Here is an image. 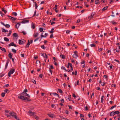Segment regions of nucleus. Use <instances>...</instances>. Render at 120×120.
<instances>
[{
    "mask_svg": "<svg viewBox=\"0 0 120 120\" xmlns=\"http://www.w3.org/2000/svg\"><path fill=\"white\" fill-rule=\"evenodd\" d=\"M78 56V55L77 54H74L73 56V57L76 59L77 58Z\"/></svg>",
    "mask_w": 120,
    "mask_h": 120,
    "instance_id": "412c9836",
    "label": "nucleus"
},
{
    "mask_svg": "<svg viewBox=\"0 0 120 120\" xmlns=\"http://www.w3.org/2000/svg\"><path fill=\"white\" fill-rule=\"evenodd\" d=\"M120 112L118 111H116L114 112V113L115 114H119L120 113Z\"/></svg>",
    "mask_w": 120,
    "mask_h": 120,
    "instance_id": "2f4dec72",
    "label": "nucleus"
},
{
    "mask_svg": "<svg viewBox=\"0 0 120 120\" xmlns=\"http://www.w3.org/2000/svg\"><path fill=\"white\" fill-rule=\"evenodd\" d=\"M114 61H116V62H118V64H120V61H119V60H116V59H114Z\"/></svg>",
    "mask_w": 120,
    "mask_h": 120,
    "instance_id": "c03bdc74",
    "label": "nucleus"
},
{
    "mask_svg": "<svg viewBox=\"0 0 120 120\" xmlns=\"http://www.w3.org/2000/svg\"><path fill=\"white\" fill-rule=\"evenodd\" d=\"M59 92L61 93H62L63 92L62 90L60 89H59L58 90Z\"/></svg>",
    "mask_w": 120,
    "mask_h": 120,
    "instance_id": "e433bc0d",
    "label": "nucleus"
},
{
    "mask_svg": "<svg viewBox=\"0 0 120 120\" xmlns=\"http://www.w3.org/2000/svg\"><path fill=\"white\" fill-rule=\"evenodd\" d=\"M115 115V114L114 113V112L112 111L110 113V115L111 116H113Z\"/></svg>",
    "mask_w": 120,
    "mask_h": 120,
    "instance_id": "bb28decb",
    "label": "nucleus"
},
{
    "mask_svg": "<svg viewBox=\"0 0 120 120\" xmlns=\"http://www.w3.org/2000/svg\"><path fill=\"white\" fill-rule=\"evenodd\" d=\"M39 34L38 33H36L35 34H34L33 35V37L35 38L37 37L38 35Z\"/></svg>",
    "mask_w": 120,
    "mask_h": 120,
    "instance_id": "dca6fc26",
    "label": "nucleus"
},
{
    "mask_svg": "<svg viewBox=\"0 0 120 120\" xmlns=\"http://www.w3.org/2000/svg\"><path fill=\"white\" fill-rule=\"evenodd\" d=\"M49 117L52 118H53V116L54 115L53 114H48Z\"/></svg>",
    "mask_w": 120,
    "mask_h": 120,
    "instance_id": "a211bd4d",
    "label": "nucleus"
},
{
    "mask_svg": "<svg viewBox=\"0 0 120 120\" xmlns=\"http://www.w3.org/2000/svg\"><path fill=\"white\" fill-rule=\"evenodd\" d=\"M24 41L22 40H19V43L20 45H21L23 44L24 42H25L26 41L24 40H23Z\"/></svg>",
    "mask_w": 120,
    "mask_h": 120,
    "instance_id": "39448f33",
    "label": "nucleus"
},
{
    "mask_svg": "<svg viewBox=\"0 0 120 120\" xmlns=\"http://www.w3.org/2000/svg\"><path fill=\"white\" fill-rule=\"evenodd\" d=\"M9 62L8 60H7L6 63V64L5 66V69H6L7 68Z\"/></svg>",
    "mask_w": 120,
    "mask_h": 120,
    "instance_id": "f8f14e48",
    "label": "nucleus"
},
{
    "mask_svg": "<svg viewBox=\"0 0 120 120\" xmlns=\"http://www.w3.org/2000/svg\"><path fill=\"white\" fill-rule=\"evenodd\" d=\"M104 98V96H102L101 98V102L102 103L103 101V98Z\"/></svg>",
    "mask_w": 120,
    "mask_h": 120,
    "instance_id": "4c0bfd02",
    "label": "nucleus"
},
{
    "mask_svg": "<svg viewBox=\"0 0 120 120\" xmlns=\"http://www.w3.org/2000/svg\"><path fill=\"white\" fill-rule=\"evenodd\" d=\"M95 4H100L99 1L98 0H95Z\"/></svg>",
    "mask_w": 120,
    "mask_h": 120,
    "instance_id": "7c9ffc66",
    "label": "nucleus"
},
{
    "mask_svg": "<svg viewBox=\"0 0 120 120\" xmlns=\"http://www.w3.org/2000/svg\"><path fill=\"white\" fill-rule=\"evenodd\" d=\"M68 65L70 66V67L71 66H72V64L70 63H68Z\"/></svg>",
    "mask_w": 120,
    "mask_h": 120,
    "instance_id": "3c124183",
    "label": "nucleus"
},
{
    "mask_svg": "<svg viewBox=\"0 0 120 120\" xmlns=\"http://www.w3.org/2000/svg\"><path fill=\"white\" fill-rule=\"evenodd\" d=\"M0 49L2 51L4 52H6V51L4 48H3L1 47L0 48Z\"/></svg>",
    "mask_w": 120,
    "mask_h": 120,
    "instance_id": "f3484780",
    "label": "nucleus"
},
{
    "mask_svg": "<svg viewBox=\"0 0 120 120\" xmlns=\"http://www.w3.org/2000/svg\"><path fill=\"white\" fill-rule=\"evenodd\" d=\"M9 90L7 89H6L4 91L6 93H7L8 91Z\"/></svg>",
    "mask_w": 120,
    "mask_h": 120,
    "instance_id": "6e6d98bb",
    "label": "nucleus"
},
{
    "mask_svg": "<svg viewBox=\"0 0 120 120\" xmlns=\"http://www.w3.org/2000/svg\"><path fill=\"white\" fill-rule=\"evenodd\" d=\"M20 25V23H17L15 25V26L17 29H18Z\"/></svg>",
    "mask_w": 120,
    "mask_h": 120,
    "instance_id": "9d476101",
    "label": "nucleus"
},
{
    "mask_svg": "<svg viewBox=\"0 0 120 120\" xmlns=\"http://www.w3.org/2000/svg\"><path fill=\"white\" fill-rule=\"evenodd\" d=\"M1 24L5 26L6 28H9L10 26L8 24L5 25L4 23L3 22H1Z\"/></svg>",
    "mask_w": 120,
    "mask_h": 120,
    "instance_id": "20e7f679",
    "label": "nucleus"
},
{
    "mask_svg": "<svg viewBox=\"0 0 120 120\" xmlns=\"http://www.w3.org/2000/svg\"><path fill=\"white\" fill-rule=\"evenodd\" d=\"M10 114L12 115V116L14 117V115H16V113L14 112H12L10 113Z\"/></svg>",
    "mask_w": 120,
    "mask_h": 120,
    "instance_id": "ddd939ff",
    "label": "nucleus"
},
{
    "mask_svg": "<svg viewBox=\"0 0 120 120\" xmlns=\"http://www.w3.org/2000/svg\"><path fill=\"white\" fill-rule=\"evenodd\" d=\"M45 56H44V57L46 58H48V57L45 53Z\"/></svg>",
    "mask_w": 120,
    "mask_h": 120,
    "instance_id": "de8ad7c7",
    "label": "nucleus"
},
{
    "mask_svg": "<svg viewBox=\"0 0 120 120\" xmlns=\"http://www.w3.org/2000/svg\"><path fill=\"white\" fill-rule=\"evenodd\" d=\"M0 13L2 16H3L4 15L3 13L1 11H0Z\"/></svg>",
    "mask_w": 120,
    "mask_h": 120,
    "instance_id": "8fccbe9b",
    "label": "nucleus"
},
{
    "mask_svg": "<svg viewBox=\"0 0 120 120\" xmlns=\"http://www.w3.org/2000/svg\"><path fill=\"white\" fill-rule=\"evenodd\" d=\"M39 31L41 32H42L43 31V29L42 28H39Z\"/></svg>",
    "mask_w": 120,
    "mask_h": 120,
    "instance_id": "79ce46f5",
    "label": "nucleus"
},
{
    "mask_svg": "<svg viewBox=\"0 0 120 120\" xmlns=\"http://www.w3.org/2000/svg\"><path fill=\"white\" fill-rule=\"evenodd\" d=\"M28 113H29V115L30 116H33L35 113V112H32V111H30Z\"/></svg>",
    "mask_w": 120,
    "mask_h": 120,
    "instance_id": "1a4fd4ad",
    "label": "nucleus"
},
{
    "mask_svg": "<svg viewBox=\"0 0 120 120\" xmlns=\"http://www.w3.org/2000/svg\"><path fill=\"white\" fill-rule=\"evenodd\" d=\"M80 19H78L77 22V23H79L80 22Z\"/></svg>",
    "mask_w": 120,
    "mask_h": 120,
    "instance_id": "69168bd1",
    "label": "nucleus"
},
{
    "mask_svg": "<svg viewBox=\"0 0 120 120\" xmlns=\"http://www.w3.org/2000/svg\"><path fill=\"white\" fill-rule=\"evenodd\" d=\"M29 22V21L28 20H24L22 21V22L21 23H25L27 22Z\"/></svg>",
    "mask_w": 120,
    "mask_h": 120,
    "instance_id": "2eb2a0df",
    "label": "nucleus"
},
{
    "mask_svg": "<svg viewBox=\"0 0 120 120\" xmlns=\"http://www.w3.org/2000/svg\"><path fill=\"white\" fill-rule=\"evenodd\" d=\"M111 22L113 25H116L117 24V23L114 21H111Z\"/></svg>",
    "mask_w": 120,
    "mask_h": 120,
    "instance_id": "c85d7f7f",
    "label": "nucleus"
},
{
    "mask_svg": "<svg viewBox=\"0 0 120 120\" xmlns=\"http://www.w3.org/2000/svg\"><path fill=\"white\" fill-rule=\"evenodd\" d=\"M39 38H36V39L34 40V41L35 42L37 41L39 39Z\"/></svg>",
    "mask_w": 120,
    "mask_h": 120,
    "instance_id": "13d9d810",
    "label": "nucleus"
},
{
    "mask_svg": "<svg viewBox=\"0 0 120 120\" xmlns=\"http://www.w3.org/2000/svg\"><path fill=\"white\" fill-rule=\"evenodd\" d=\"M21 56L22 57H24V54H23L21 53Z\"/></svg>",
    "mask_w": 120,
    "mask_h": 120,
    "instance_id": "338daca9",
    "label": "nucleus"
},
{
    "mask_svg": "<svg viewBox=\"0 0 120 120\" xmlns=\"http://www.w3.org/2000/svg\"><path fill=\"white\" fill-rule=\"evenodd\" d=\"M5 93H2L1 94V96L2 97H4L5 95Z\"/></svg>",
    "mask_w": 120,
    "mask_h": 120,
    "instance_id": "c9c22d12",
    "label": "nucleus"
},
{
    "mask_svg": "<svg viewBox=\"0 0 120 120\" xmlns=\"http://www.w3.org/2000/svg\"><path fill=\"white\" fill-rule=\"evenodd\" d=\"M8 16L9 18L10 19H11L13 21L15 20H16V18L13 17L8 15Z\"/></svg>",
    "mask_w": 120,
    "mask_h": 120,
    "instance_id": "423d86ee",
    "label": "nucleus"
},
{
    "mask_svg": "<svg viewBox=\"0 0 120 120\" xmlns=\"http://www.w3.org/2000/svg\"><path fill=\"white\" fill-rule=\"evenodd\" d=\"M54 64L56 65L57 66L58 65L57 64L55 61L54 62Z\"/></svg>",
    "mask_w": 120,
    "mask_h": 120,
    "instance_id": "bf43d9fd",
    "label": "nucleus"
},
{
    "mask_svg": "<svg viewBox=\"0 0 120 120\" xmlns=\"http://www.w3.org/2000/svg\"><path fill=\"white\" fill-rule=\"evenodd\" d=\"M32 81L34 84H36V82L35 80H33Z\"/></svg>",
    "mask_w": 120,
    "mask_h": 120,
    "instance_id": "5fc2aeb1",
    "label": "nucleus"
},
{
    "mask_svg": "<svg viewBox=\"0 0 120 120\" xmlns=\"http://www.w3.org/2000/svg\"><path fill=\"white\" fill-rule=\"evenodd\" d=\"M28 91L27 90V89H24V90L23 92L22 93H26V92H27Z\"/></svg>",
    "mask_w": 120,
    "mask_h": 120,
    "instance_id": "f704fd0d",
    "label": "nucleus"
},
{
    "mask_svg": "<svg viewBox=\"0 0 120 120\" xmlns=\"http://www.w3.org/2000/svg\"><path fill=\"white\" fill-rule=\"evenodd\" d=\"M2 31L3 32H8L7 30H5L4 29H3V28H2Z\"/></svg>",
    "mask_w": 120,
    "mask_h": 120,
    "instance_id": "6ab92c4d",
    "label": "nucleus"
},
{
    "mask_svg": "<svg viewBox=\"0 0 120 120\" xmlns=\"http://www.w3.org/2000/svg\"><path fill=\"white\" fill-rule=\"evenodd\" d=\"M21 32L23 33V35H26V32L24 31H22Z\"/></svg>",
    "mask_w": 120,
    "mask_h": 120,
    "instance_id": "4d7b16f0",
    "label": "nucleus"
},
{
    "mask_svg": "<svg viewBox=\"0 0 120 120\" xmlns=\"http://www.w3.org/2000/svg\"><path fill=\"white\" fill-rule=\"evenodd\" d=\"M15 71V70L14 69H11L8 73V76L9 77L11 76V74H12Z\"/></svg>",
    "mask_w": 120,
    "mask_h": 120,
    "instance_id": "f03ea898",
    "label": "nucleus"
},
{
    "mask_svg": "<svg viewBox=\"0 0 120 120\" xmlns=\"http://www.w3.org/2000/svg\"><path fill=\"white\" fill-rule=\"evenodd\" d=\"M95 14L92 13L91 14V15L90 16H89L88 17V18L90 20H91V19L93 18V17L94 15Z\"/></svg>",
    "mask_w": 120,
    "mask_h": 120,
    "instance_id": "0eeeda50",
    "label": "nucleus"
},
{
    "mask_svg": "<svg viewBox=\"0 0 120 120\" xmlns=\"http://www.w3.org/2000/svg\"><path fill=\"white\" fill-rule=\"evenodd\" d=\"M4 40L6 41H9V39L6 37H4Z\"/></svg>",
    "mask_w": 120,
    "mask_h": 120,
    "instance_id": "a878e982",
    "label": "nucleus"
},
{
    "mask_svg": "<svg viewBox=\"0 0 120 120\" xmlns=\"http://www.w3.org/2000/svg\"><path fill=\"white\" fill-rule=\"evenodd\" d=\"M35 8L36 9H37V8L38 7V6L37 4L36 3V2H35Z\"/></svg>",
    "mask_w": 120,
    "mask_h": 120,
    "instance_id": "37998d69",
    "label": "nucleus"
},
{
    "mask_svg": "<svg viewBox=\"0 0 120 120\" xmlns=\"http://www.w3.org/2000/svg\"><path fill=\"white\" fill-rule=\"evenodd\" d=\"M18 98L24 100H27L29 101H31V100L27 97H25L24 96L21 95L18 97Z\"/></svg>",
    "mask_w": 120,
    "mask_h": 120,
    "instance_id": "f257e3e1",
    "label": "nucleus"
},
{
    "mask_svg": "<svg viewBox=\"0 0 120 120\" xmlns=\"http://www.w3.org/2000/svg\"><path fill=\"white\" fill-rule=\"evenodd\" d=\"M65 113L67 114H68V111L67 110H66L65 111Z\"/></svg>",
    "mask_w": 120,
    "mask_h": 120,
    "instance_id": "09e8293b",
    "label": "nucleus"
},
{
    "mask_svg": "<svg viewBox=\"0 0 120 120\" xmlns=\"http://www.w3.org/2000/svg\"><path fill=\"white\" fill-rule=\"evenodd\" d=\"M31 27L33 29H34L35 28V24H34V23H33L32 24Z\"/></svg>",
    "mask_w": 120,
    "mask_h": 120,
    "instance_id": "aec40b11",
    "label": "nucleus"
},
{
    "mask_svg": "<svg viewBox=\"0 0 120 120\" xmlns=\"http://www.w3.org/2000/svg\"><path fill=\"white\" fill-rule=\"evenodd\" d=\"M53 34H51V35H50V38H53Z\"/></svg>",
    "mask_w": 120,
    "mask_h": 120,
    "instance_id": "0e129e2a",
    "label": "nucleus"
},
{
    "mask_svg": "<svg viewBox=\"0 0 120 120\" xmlns=\"http://www.w3.org/2000/svg\"><path fill=\"white\" fill-rule=\"evenodd\" d=\"M53 94L54 95H57V96L59 97V95L58 94H56V93H53Z\"/></svg>",
    "mask_w": 120,
    "mask_h": 120,
    "instance_id": "58836bf2",
    "label": "nucleus"
},
{
    "mask_svg": "<svg viewBox=\"0 0 120 120\" xmlns=\"http://www.w3.org/2000/svg\"><path fill=\"white\" fill-rule=\"evenodd\" d=\"M21 94L23 95V96H27L29 98H30V97L29 95L26 93H22Z\"/></svg>",
    "mask_w": 120,
    "mask_h": 120,
    "instance_id": "6e6552de",
    "label": "nucleus"
},
{
    "mask_svg": "<svg viewBox=\"0 0 120 120\" xmlns=\"http://www.w3.org/2000/svg\"><path fill=\"white\" fill-rule=\"evenodd\" d=\"M12 31H11V30H10L9 31V32L8 34V35L7 36H10L11 34Z\"/></svg>",
    "mask_w": 120,
    "mask_h": 120,
    "instance_id": "ea45409f",
    "label": "nucleus"
},
{
    "mask_svg": "<svg viewBox=\"0 0 120 120\" xmlns=\"http://www.w3.org/2000/svg\"><path fill=\"white\" fill-rule=\"evenodd\" d=\"M12 14L14 15L15 16H16L17 15V13L15 12H13L12 13Z\"/></svg>",
    "mask_w": 120,
    "mask_h": 120,
    "instance_id": "a19ab883",
    "label": "nucleus"
},
{
    "mask_svg": "<svg viewBox=\"0 0 120 120\" xmlns=\"http://www.w3.org/2000/svg\"><path fill=\"white\" fill-rule=\"evenodd\" d=\"M50 69H54V67L53 65H50Z\"/></svg>",
    "mask_w": 120,
    "mask_h": 120,
    "instance_id": "603ef678",
    "label": "nucleus"
},
{
    "mask_svg": "<svg viewBox=\"0 0 120 120\" xmlns=\"http://www.w3.org/2000/svg\"><path fill=\"white\" fill-rule=\"evenodd\" d=\"M13 36L15 38H18V35L17 33H14L13 34Z\"/></svg>",
    "mask_w": 120,
    "mask_h": 120,
    "instance_id": "9b49d317",
    "label": "nucleus"
},
{
    "mask_svg": "<svg viewBox=\"0 0 120 120\" xmlns=\"http://www.w3.org/2000/svg\"><path fill=\"white\" fill-rule=\"evenodd\" d=\"M43 76V75L42 74H40L39 75V77L41 78H42Z\"/></svg>",
    "mask_w": 120,
    "mask_h": 120,
    "instance_id": "052dcab7",
    "label": "nucleus"
},
{
    "mask_svg": "<svg viewBox=\"0 0 120 120\" xmlns=\"http://www.w3.org/2000/svg\"><path fill=\"white\" fill-rule=\"evenodd\" d=\"M9 86V84H7L5 85L4 86L5 87H8Z\"/></svg>",
    "mask_w": 120,
    "mask_h": 120,
    "instance_id": "680f3d73",
    "label": "nucleus"
},
{
    "mask_svg": "<svg viewBox=\"0 0 120 120\" xmlns=\"http://www.w3.org/2000/svg\"><path fill=\"white\" fill-rule=\"evenodd\" d=\"M61 68L62 69H63L64 70H65L66 71H68V70H66V69L65 68V67L63 66H62L61 67Z\"/></svg>",
    "mask_w": 120,
    "mask_h": 120,
    "instance_id": "473e14b6",
    "label": "nucleus"
},
{
    "mask_svg": "<svg viewBox=\"0 0 120 120\" xmlns=\"http://www.w3.org/2000/svg\"><path fill=\"white\" fill-rule=\"evenodd\" d=\"M103 77L104 78L105 77V78L106 79H107L108 78L107 76L106 75H104L103 76Z\"/></svg>",
    "mask_w": 120,
    "mask_h": 120,
    "instance_id": "e2e57ef3",
    "label": "nucleus"
},
{
    "mask_svg": "<svg viewBox=\"0 0 120 120\" xmlns=\"http://www.w3.org/2000/svg\"><path fill=\"white\" fill-rule=\"evenodd\" d=\"M11 50L13 52H14L15 53H16V50H15V49H11Z\"/></svg>",
    "mask_w": 120,
    "mask_h": 120,
    "instance_id": "72a5a7b5",
    "label": "nucleus"
},
{
    "mask_svg": "<svg viewBox=\"0 0 120 120\" xmlns=\"http://www.w3.org/2000/svg\"><path fill=\"white\" fill-rule=\"evenodd\" d=\"M14 117L17 120H20L19 118L17 116H16V115H14Z\"/></svg>",
    "mask_w": 120,
    "mask_h": 120,
    "instance_id": "cd10ccee",
    "label": "nucleus"
},
{
    "mask_svg": "<svg viewBox=\"0 0 120 120\" xmlns=\"http://www.w3.org/2000/svg\"><path fill=\"white\" fill-rule=\"evenodd\" d=\"M71 95H69V96H68V99L69 100V101H71Z\"/></svg>",
    "mask_w": 120,
    "mask_h": 120,
    "instance_id": "a18cd8bd",
    "label": "nucleus"
},
{
    "mask_svg": "<svg viewBox=\"0 0 120 120\" xmlns=\"http://www.w3.org/2000/svg\"><path fill=\"white\" fill-rule=\"evenodd\" d=\"M41 48L42 49H45V47H44V45H42L41 46Z\"/></svg>",
    "mask_w": 120,
    "mask_h": 120,
    "instance_id": "774afa93",
    "label": "nucleus"
},
{
    "mask_svg": "<svg viewBox=\"0 0 120 120\" xmlns=\"http://www.w3.org/2000/svg\"><path fill=\"white\" fill-rule=\"evenodd\" d=\"M90 46H91V47H95V45L94 44H91L90 45Z\"/></svg>",
    "mask_w": 120,
    "mask_h": 120,
    "instance_id": "49530a36",
    "label": "nucleus"
},
{
    "mask_svg": "<svg viewBox=\"0 0 120 120\" xmlns=\"http://www.w3.org/2000/svg\"><path fill=\"white\" fill-rule=\"evenodd\" d=\"M43 34V33H42L41 34V38L42 37H46V36L47 35V34L46 33H45V35H42V34Z\"/></svg>",
    "mask_w": 120,
    "mask_h": 120,
    "instance_id": "4468645a",
    "label": "nucleus"
},
{
    "mask_svg": "<svg viewBox=\"0 0 120 120\" xmlns=\"http://www.w3.org/2000/svg\"><path fill=\"white\" fill-rule=\"evenodd\" d=\"M60 57L62 59H65V56L63 55H60Z\"/></svg>",
    "mask_w": 120,
    "mask_h": 120,
    "instance_id": "b1692460",
    "label": "nucleus"
},
{
    "mask_svg": "<svg viewBox=\"0 0 120 120\" xmlns=\"http://www.w3.org/2000/svg\"><path fill=\"white\" fill-rule=\"evenodd\" d=\"M30 44V43L29 42V40H28V42L27 43V44L26 46V47H28L29 46V45Z\"/></svg>",
    "mask_w": 120,
    "mask_h": 120,
    "instance_id": "4be33fe9",
    "label": "nucleus"
},
{
    "mask_svg": "<svg viewBox=\"0 0 120 120\" xmlns=\"http://www.w3.org/2000/svg\"><path fill=\"white\" fill-rule=\"evenodd\" d=\"M111 86L112 87L113 86L114 87H116V85L113 84H112Z\"/></svg>",
    "mask_w": 120,
    "mask_h": 120,
    "instance_id": "864d4df0",
    "label": "nucleus"
},
{
    "mask_svg": "<svg viewBox=\"0 0 120 120\" xmlns=\"http://www.w3.org/2000/svg\"><path fill=\"white\" fill-rule=\"evenodd\" d=\"M8 56L10 59H11L12 57V56L11 55V53H9L8 54Z\"/></svg>",
    "mask_w": 120,
    "mask_h": 120,
    "instance_id": "393cba45",
    "label": "nucleus"
},
{
    "mask_svg": "<svg viewBox=\"0 0 120 120\" xmlns=\"http://www.w3.org/2000/svg\"><path fill=\"white\" fill-rule=\"evenodd\" d=\"M2 11H4V13L6 14V13H7V11L6 10H5L4 9V8H2Z\"/></svg>",
    "mask_w": 120,
    "mask_h": 120,
    "instance_id": "c756f323",
    "label": "nucleus"
},
{
    "mask_svg": "<svg viewBox=\"0 0 120 120\" xmlns=\"http://www.w3.org/2000/svg\"><path fill=\"white\" fill-rule=\"evenodd\" d=\"M108 7L107 6L104 7L102 9V11H103L106 10L108 8Z\"/></svg>",
    "mask_w": 120,
    "mask_h": 120,
    "instance_id": "5701e85b",
    "label": "nucleus"
},
{
    "mask_svg": "<svg viewBox=\"0 0 120 120\" xmlns=\"http://www.w3.org/2000/svg\"><path fill=\"white\" fill-rule=\"evenodd\" d=\"M9 47L12 46H14L15 47H17V45L15 44H14L13 42H12L11 43L9 44L8 45Z\"/></svg>",
    "mask_w": 120,
    "mask_h": 120,
    "instance_id": "7ed1b4c3",
    "label": "nucleus"
}]
</instances>
